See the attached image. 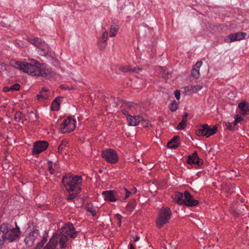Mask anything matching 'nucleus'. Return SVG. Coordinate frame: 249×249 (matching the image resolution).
I'll use <instances>...</instances> for the list:
<instances>
[{"label":"nucleus","mask_w":249,"mask_h":249,"mask_svg":"<svg viewBox=\"0 0 249 249\" xmlns=\"http://www.w3.org/2000/svg\"><path fill=\"white\" fill-rule=\"evenodd\" d=\"M47 91H48L47 89H46L45 88H43L42 89V90L41 91H42V92H47Z\"/></svg>","instance_id":"nucleus-58"},{"label":"nucleus","mask_w":249,"mask_h":249,"mask_svg":"<svg viewBox=\"0 0 249 249\" xmlns=\"http://www.w3.org/2000/svg\"><path fill=\"white\" fill-rule=\"evenodd\" d=\"M238 107L240 110V113L242 115L249 114V103L244 101L238 104Z\"/></svg>","instance_id":"nucleus-17"},{"label":"nucleus","mask_w":249,"mask_h":249,"mask_svg":"<svg viewBox=\"0 0 249 249\" xmlns=\"http://www.w3.org/2000/svg\"><path fill=\"white\" fill-rule=\"evenodd\" d=\"M248 115V117H247V119L249 120V115Z\"/></svg>","instance_id":"nucleus-61"},{"label":"nucleus","mask_w":249,"mask_h":249,"mask_svg":"<svg viewBox=\"0 0 249 249\" xmlns=\"http://www.w3.org/2000/svg\"><path fill=\"white\" fill-rule=\"evenodd\" d=\"M169 108L171 111H175L178 108V104L176 100H173L169 105Z\"/></svg>","instance_id":"nucleus-27"},{"label":"nucleus","mask_w":249,"mask_h":249,"mask_svg":"<svg viewBox=\"0 0 249 249\" xmlns=\"http://www.w3.org/2000/svg\"><path fill=\"white\" fill-rule=\"evenodd\" d=\"M186 123L185 122V120H182L181 122L179 123L178 125L177 126L176 128L178 130H182L186 126Z\"/></svg>","instance_id":"nucleus-33"},{"label":"nucleus","mask_w":249,"mask_h":249,"mask_svg":"<svg viewBox=\"0 0 249 249\" xmlns=\"http://www.w3.org/2000/svg\"><path fill=\"white\" fill-rule=\"evenodd\" d=\"M225 125L226 127V128L229 130L234 131L236 129V128H234V126L233 125L232 123L225 122Z\"/></svg>","instance_id":"nucleus-32"},{"label":"nucleus","mask_w":249,"mask_h":249,"mask_svg":"<svg viewBox=\"0 0 249 249\" xmlns=\"http://www.w3.org/2000/svg\"><path fill=\"white\" fill-rule=\"evenodd\" d=\"M115 216L116 218H117L119 219L118 224L119 226H120L121 224V219L123 217L119 213L116 214Z\"/></svg>","instance_id":"nucleus-42"},{"label":"nucleus","mask_w":249,"mask_h":249,"mask_svg":"<svg viewBox=\"0 0 249 249\" xmlns=\"http://www.w3.org/2000/svg\"><path fill=\"white\" fill-rule=\"evenodd\" d=\"M39 235V231L37 229H34L30 231L28 235H27L24 239V241L27 245L28 246H32L36 239Z\"/></svg>","instance_id":"nucleus-10"},{"label":"nucleus","mask_w":249,"mask_h":249,"mask_svg":"<svg viewBox=\"0 0 249 249\" xmlns=\"http://www.w3.org/2000/svg\"><path fill=\"white\" fill-rule=\"evenodd\" d=\"M191 75L193 77H194L195 79H197L199 77V70L198 69H196V68H193Z\"/></svg>","instance_id":"nucleus-29"},{"label":"nucleus","mask_w":249,"mask_h":249,"mask_svg":"<svg viewBox=\"0 0 249 249\" xmlns=\"http://www.w3.org/2000/svg\"><path fill=\"white\" fill-rule=\"evenodd\" d=\"M80 191L79 189H77V190L69 192L70 193L67 197V200L69 201L72 200L80 192Z\"/></svg>","instance_id":"nucleus-22"},{"label":"nucleus","mask_w":249,"mask_h":249,"mask_svg":"<svg viewBox=\"0 0 249 249\" xmlns=\"http://www.w3.org/2000/svg\"><path fill=\"white\" fill-rule=\"evenodd\" d=\"M74 230L75 228L71 223L65 224L61 228L60 232L52 237L44 249H55L58 243L60 249L65 248L70 233Z\"/></svg>","instance_id":"nucleus-2"},{"label":"nucleus","mask_w":249,"mask_h":249,"mask_svg":"<svg viewBox=\"0 0 249 249\" xmlns=\"http://www.w3.org/2000/svg\"><path fill=\"white\" fill-rule=\"evenodd\" d=\"M38 49L39 54L42 56H46L50 52V48L48 45L41 39V41L36 46Z\"/></svg>","instance_id":"nucleus-14"},{"label":"nucleus","mask_w":249,"mask_h":249,"mask_svg":"<svg viewBox=\"0 0 249 249\" xmlns=\"http://www.w3.org/2000/svg\"><path fill=\"white\" fill-rule=\"evenodd\" d=\"M62 89L65 90H71L72 89H73V87H70V86H63Z\"/></svg>","instance_id":"nucleus-48"},{"label":"nucleus","mask_w":249,"mask_h":249,"mask_svg":"<svg viewBox=\"0 0 249 249\" xmlns=\"http://www.w3.org/2000/svg\"><path fill=\"white\" fill-rule=\"evenodd\" d=\"M75 120L68 117L60 124V129L62 133H70L75 127Z\"/></svg>","instance_id":"nucleus-7"},{"label":"nucleus","mask_w":249,"mask_h":249,"mask_svg":"<svg viewBox=\"0 0 249 249\" xmlns=\"http://www.w3.org/2000/svg\"><path fill=\"white\" fill-rule=\"evenodd\" d=\"M37 97L39 99H46L48 97V95L46 94H43L42 91H41L39 94H37Z\"/></svg>","instance_id":"nucleus-39"},{"label":"nucleus","mask_w":249,"mask_h":249,"mask_svg":"<svg viewBox=\"0 0 249 249\" xmlns=\"http://www.w3.org/2000/svg\"><path fill=\"white\" fill-rule=\"evenodd\" d=\"M142 117L140 115L131 116L129 115L127 118V121L129 125L136 126L141 121Z\"/></svg>","instance_id":"nucleus-19"},{"label":"nucleus","mask_w":249,"mask_h":249,"mask_svg":"<svg viewBox=\"0 0 249 249\" xmlns=\"http://www.w3.org/2000/svg\"><path fill=\"white\" fill-rule=\"evenodd\" d=\"M107 36H108V32L106 31L103 33L102 36L101 37V38L100 39L103 40L107 41Z\"/></svg>","instance_id":"nucleus-38"},{"label":"nucleus","mask_w":249,"mask_h":249,"mask_svg":"<svg viewBox=\"0 0 249 249\" xmlns=\"http://www.w3.org/2000/svg\"><path fill=\"white\" fill-rule=\"evenodd\" d=\"M235 120L236 121V122L239 123V122H241L243 120V119L240 116H239V115H237L236 116V117L235 118Z\"/></svg>","instance_id":"nucleus-47"},{"label":"nucleus","mask_w":249,"mask_h":249,"mask_svg":"<svg viewBox=\"0 0 249 249\" xmlns=\"http://www.w3.org/2000/svg\"><path fill=\"white\" fill-rule=\"evenodd\" d=\"M77 235H78V232L77 231H75V230H74V231H72L71 232L69 236H70L71 238H74L77 236Z\"/></svg>","instance_id":"nucleus-41"},{"label":"nucleus","mask_w":249,"mask_h":249,"mask_svg":"<svg viewBox=\"0 0 249 249\" xmlns=\"http://www.w3.org/2000/svg\"><path fill=\"white\" fill-rule=\"evenodd\" d=\"M20 86L18 83H16L10 87V89L11 91L18 90L20 89Z\"/></svg>","instance_id":"nucleus-35"},{"label":"nucleus","mask_w":249,"mask_h":249,"mask_svg":"<svg viewBox=\"0 0 249 249\" xmlns=\"http://www.w3.org/2000/svg\"><path fill=\"white\" fill-rule=\"evenodd\" d=\"M179 137L178 136H174L167 143V146L171 149H176L179 146Z\"/></svg>","instance_id":"nucleus-20"},{"label":"nucleus","mask_w":249,"mask_h":249,"mask_svg":"<svg viewBox=\"0 0 249 249\" xmlns=\"http://www.w3.org/2000/svg\"><path fill=\"white\" fill-rule=\"evenodd\" d=\"M247 34L245 32H237L230 34L227 38H225V41L228 43L232 42L235 41L244 39L246 36Z\"/></svg>","instance_id":"nucleus-12"},{"label":"nucleus","mask_w":249,"mask_h":249,"mask_svg":"<svg viewBox=\"0 0 249 249\" xmlns=\"http://www.w3.org/2000/svg\"><path fill=\"white\" fill-rule=\"evenodd\" d=\"M124 191L126 192V194L124 196V198L126 199L127 198H128L129 197L131 193L129 191H127L126 189H124Z\"/></svg>","instance_id":"nucleus-50"},{"label":"nucleus","mask_w":249,"mask_h":249,"mask_svg":"<svg viewBox=\"0 0 249 249\" xmlns=\"http://www.w3.org/2000/svg\"><path fill=\"white\" fill-rule=\"evenodd\" d=\"M16 226V228H13L9 224L5 223L0 226V230L3 234L5 240L13 242L19 240L21 232L19 228L17 225Z\"/></svg>","instance_id":"nucleus-3"},{"label":"nucleus","mask_w":249,"mask_h":249,"mask_svg":"<svg viewBox=\"0 0 249 249\" xmlns=\"http://www.w3.org/2000/svg\"><path fill=\"white\" fill-rule=\"evenodd\" d=\"M62 182L66 190L69 192L77 189H81L82 179L81 176L66 175L63 177Z\"/></svg>","instance_id":"nucleus-4"},{"label":"nucleus","mask_w":249,"mask_h":249,"mask_svg":"<svg viewBox=\"0 0 249 249\" xmlns=\"http://www.w3.org/2000/svg\"><path fill=\"white\" fill-rule=\"evenodd\" d=\"M28 41L29 42H30L31 44H33L34 45H35V46L36 47V46L41 41V39L39 38H38L37 37H34L28 38Z\"/></svg>","instance_id":"nucleus-26"},{"label":"nucleus","mask_w":249,"mask_h":249,"mask_svg":"<svg viewBox=\"0 0 249 249\" xmlns=\"http://www.w3.org/2000/svg\"><path fill=\"white\" fill-rule=\"evenodd\" d=\"M134 204L133 203H128L127 205V208L129 210H132L134 208Z\"/></svg>","instance_id":"nucleus-46"},{"label":"nucleus","mask_w":249,"mask_h":249,"mask_svg":"<svg viewBox=\"0 0 249 249\" xmlns=\"http://www.w3.org/2000/svg\"><path fill=\"white\" fill-rule=\"evenodd\" d=\"M3 90L4 91V92H7V91H11V89H10V87H5L3 88Z\"/></svg>","instance_id":"nucleus-52"},{"label":"nucleus","mask_w":249,"mask_h":249,"mask_svg":"<svg viewBox=\"0 0 249 249\" xmlns=\"http://www.w3.org/2000/svg\"><path fill=\"white\" fill-rule=\"evenodd\" d=\"M184 202V205L187 207L196 206L198 204V201L194 199L193 196L188 191H185Z\"/></svg>","instance_id":"nucleus-13"},{"label":"nucleus","mask_w":249,"mask_h":249,"mask_svg":"<svg viewBox=\"0 0 249 249\" xmlns=\"http://www.w3.org/2000/svg\"><path fill=\"white\" fill-rule=\"evenodd\" d=\"M86 210L90 213L93 216L96 214V211L95 208L92 206L91 204H88L86 206Z\"/></svg>","instance_id":"nucleus-30"},{"label":"nucleus","mask_w":249,"mask_h":249,"mask_svg":"<svg viewBox=\"0 0 249 249\" xmlns=\"http://www.w3.org/2000/svg\"><path fill=\"white\" fill-rule=\"evenodd\" d=\"M232 123L233 124V125L234 126V128H236V125H237L238 122H236L235 120H234V122Z\"/></svg>","instance_id":"nucleus-57"},{"label":"nucleus","mask_w":249,"mask_h":249,"mask_svg":"<svg viewBox=\"0 0 249 249\" xmlns=\"http://www.w3.org/2000/svg\"><path fill=\"white\" fill-rule=\"evenodd\" d=\"M48 170L50 172V173L51 174H53V168H52V166H49L48 167Z\"/></svg>","instance_id":"nucleus-51"},{"label":"nucleus","mask_w":249,"mask_h":249,"mask_svg":"<svg viewBox=\"0 0 249 249\" xmlns=\"http://www.w3.org/2000/svg\"><path fill=\"white\" fill-rule=\"evenodd\" d=\"M165 71H164V73L163 74V77H164L165 79H168L169 78L171 75V74L169 73L168 72H167V75H165Z\"/></svg>","instance_id":"nucleus-45"},{"label":"nucleus","mask_w":249,"mask_h":249,"mask_svg":"<svg viewBox=\"0 0 249 249\" xmlns=\"http://www.w3.org/2000/svg\"><path fill=\"white\" fill-rule=\"evenodd\" d=\"M202 64V62L198 61L196 63V65H195V66L193 68H196L198 69L199 70V68L201 66Z\"/></svg>","instance_id":"nucleus-44"},{"label":"nucleus","mask_w":249,"mask_h":249,"mask_svg":"<svg viewBox=\"0 0 249 249\" xmlns=\"http://www.w3.org/2000/svg\"><path fill=\"white\" fill-rule=\"evenodd\" d=\"M195 88L196 89H197V91L200 89H201L202 88V87L201 86H200V85H196V86H195Z\"/></svg>","instance_id":"nucleus-55"},{"label":"nucleus","mask_w":249,"mask_h":249,"mask_svg":"<svg viewBox=\"0 0 249 249\" xmlns=\"http://www.w3.org/2000/svg\"><path fill=\"white\" fill-rule=\"evenodd\" d=\"M120 102L122 104L121 107H126L129 109H131L137 106V105L133 103L127 102L123 100H120Z\"/></svg>","instance_id":"nucleus-23"},{"label":"nucleus","mask_w":249,"mask_h":249,"mask_svg":"<svg viewBox=\"0 0 249 249\" xmlns=\"http://www.w3.org/2000/svg\"><path fill=\"white\" fill-rule=\"evenodd\" d=\"M68 145V142L66 140H63L61 142L58 147V150L59 153H61L64 147H66Z\"/></svg>","instance_id":"nucleus-31"},{"label":"nucleus","mask_w":249,"mask_h":249,"mask_svg":"<svg viewBox=\"0 0 249 249\" xmlns=\"http://www.w3.org/2000/svg\"><path fill=\"white\" fill-rule=\"evenodd\" d=\"M99 49L100 50H104L107 46V41L99 39L98 41Z\"/></svg>","instance_id":"nucleus-28"},{"label":"nucleus","mask_w":249,"mask_h":249,"mask_svg":"<svg viewBox=\"0 0 249 249\" xmlns=\"http://www.w3.org/2000/svg\"><path fill=\"white\" fill-rule=\"evenodd\" d=\"M174 201L179 205H184L185 199V192L183 194L180 192H176L172 196Z\"/></svg>","instance_id":"nucleus-15"},{"label":"nucleus","mask_w":249,"mask_h":249,"mask_svg":"<svg viewBox=\"0 0 249 249\" xmlns=\"http://www.w3.org/2000/svg\"><path fill=\"white\" fill-rule=\"evenodd\" d=\"M33 116H34L35 117V118H36V119H37V115L36 114L34 113V112H31V113H30V117H33Z\"/></svg>","instance_id":"nucleus-54"},{"label":"nucleus","mask_w":249,"mask_h":249,"mask_svg":"<svg viewBox=\"0 0 249 249\" xmlns=\"http://www.w3.org/2000/svg\"><path fill=\"white\" fill-rule=\"evenodd\" d=\"M47 237L48 234L47 233H45L43 235V238L42 240L37 244L36 249H40L46 242Z\"/></svg>","instance_id":"nucleus-24"},{"label":"nucleus","mask_w":249,"mask_h":249,"mask_svg":"<svg viewBox=\"0 0 249 249\" xmlns=\"http://www.w3.org/2000/svg\"><path fill=\"white\" fill-rule=\"evenodd\" d=\"M121 112L125 115L128 116V112L125 109H122Z\"/></svg>","instance_id":"nucleus-53"},{"label":"nucleus","mask_w":249,"mask_h":249,"mask_svg":"<svg viewBox=\"0 0 249 249\" xmlns=\"http://www.w3.org/2000/svg\"><path fill=\"white\" fill-rule=\"evenodd\" d=\"M133 191H134V193H136V192H137V189H136V188H134L133 189Z\"/></svg>","instance_id":"nucleus-60"},{"label":"nucleus","mask_w":249,"mask_h":249,"mask_svg":"<svg viewBox=\"0 0 249 249\" xmlns=\"http://www.w3.org/2000/svg\"><path fill=\"white\" fill-rule=\"evenodd\" d=\"M187 90L189 92H197V89H196L194 85H190L186 87Z\"/></svg>","instance_id":"nucleus-36"},{"label":"nucleus","mask_w":249,"mask_h":249,"mask_svg":"<svg viewBox=\"0 0 249 249\" xmlns=\"http://www.w3.org/2000/svg\"><path fill=\"white\" fill-rule=\"evenodd\" d=\"M10 64L12 67L32 76L46 77L51 73V69L46 68L44 64L36 60L27 63L12 60Z\"/></svg>","instance_id":"nucleus-1"},{"label":"nucleus","mask_w":249,"mask_h":249,"mask_svg":"<svg viewBox=\"0 0 249 249\" xmlns=\"http://www.w3.org/2000/svg\"><path fill=\"white\" fill-rule=\"evenodd\" d=\"M48 145V143L46 141H39L36 142L33 145V154L37 155L45 150L47 148Z\"/></svg>","instance_id":"nucleus-9"},{"label":"nucleus","mask_w":249,"mask_h":249,"mask_svg":"<svg viewBox=\"0 0 249 249\" xmlns=\"http://www.w3.org/2000/svg\"><path fill=\"white\" fill-rule=\"evenodd\" d=\"M134 241L137 242L140 239V236H136L135 237H133Z\"/></svg>","instance_id":"nucleus-56"},{"label":"nucleus","mask_w":249,"mask_h":249,"mask_svg":"<svg viewBox=\"0 0 249 249\" xmlns=\"http://www.w3.org/2000/svg\"><path fill=\"white\" fill-rule=\"evenodd\" d=\"M188 116V114L187 112H184L183 115V120H185V122H187V117Z\"/></svg>","instance_id":"nucleus-49"},{"label":"nucleus","mask_w":249,"mask_h":249,"mask_svg":"<svg viewBox=\"0 0 249 249\" xmlns=\"http://www.w3.org/2000/svg\"><path fill=\"white\" fill-rule=\"evenodd\" d=\"M172 216V211L168 207H162L159 213L156 220V226L161 228L165 224L169 223Z\"/></svg>","instance_id":"nucleus-5"},{"label":"nucleus","mask_w":249,"mask_h":249,"mask_svg":"<svg viewBox=\"0 0 249 249\" xmlns=\"http://www.w3.org/2000/svg\"><path fill=\"white\" fill-rule=\"evenodd\" d=\"M142 125L144 127H148L150 124V122L147 120H143L142 118L141 120Z\"/></svg>","instance_id":"nucleus-40"},{"label":"nucleus","mask_w":249,"mask_h":249,"mask_svg":"<svg viewBox=\"0 0 249 249\" xmlns=\"http://www.w3.org/2000/svg\"><path fill=\"white\" fill-rule=\"evenodd\" d=\"M104 199L111 202H115L117 200L116 193L114 191L109 190L103 192Z\"/></svg>","instance_id":"nucleus-16"},{"label":"nucleus","mask_w":249,"mask_h":249,"mask_svg":"<svg viewBox=\"0 0 249 249\" xmlns=\"http://www.w3.org/2000/svg\"><path fill=\"white\" fill-rule=\"evenodd\" d=\"M5 240V239L4 237L3 234L1 232L0 230V248H1L2 245L3 244L4 241Z\"/></svg>","instance_id":"nucleus-37"},{"label":"nucleus","mask_w":249,"mask_h":249,"mask_svg":"<svg viewBox=\"0 0 249 249\" xmlns=\"http://www.w3.org/2000/svg\"><path fill=\"white\" fill-rule=\"evenodd\" d=\"M217 130V127L216 126H213L211 128L207 124H203L201 125L199 128L196 130V135L198 136H205L208 138L209 136L215 134Z\"/></svg>","instance_id":"nucleus-6"},{"label":"nucleus","mask_w":249,"mask_h":249,"mask_svg":"<svg viewBox=\"0 0 249 249\" xmlns=\"http://www.w3.org/2000/svg\"><path fill=\"white\" fill-rule=\"evenodd\" d=\"M120 70L123 72L139 73L142 69L138 66L132 68L130 66H122L120 68Z\"/></svg>","instance_id":"nucleus-18"},{"label":"nucleus","mask_w":249,"mask_h":249,"mask_svg":"<svg viewBox=\"0 0 249 249\" xmlns=\"http://www.w3.org/2000/svg\"><path fill=\"white\" fill-rule=\"evenodd\" d=\"M130 249H135L133 245L132 244H130Z\"/></svg>","instance_id":"nucleus-59"},{"label":"nucleus","mask_w":249,"mask_h":249,"mask_svg":"<svg viewBox=\"0 0 249 249\" xmlns=\"http://www.w3.org/2000/svg\"><path fill=\"white\" fill-rule=\"evenodd\" d=\"M61 100V98L59 97H57L53 101L52 105V109L53 110L57 111L59 110Z\"/></svg>","instance_id":"nucleus-21"},{"label":"nucleus","mask_w":249,"mask_h":249,"mask_svg":"<svg viewBox=\"0 0 249 249\" xmlns=\"http://www.w3.org/2000/svg\"><path fill=\"white\" fill-rule=\"evenodd\" d=\"M102 156L106 161L111 163H115L118 160L117 153L112 149H107L103 151Z\"/></svg>","instance_id":"nucleus-8"},{"label":"nucleus","mask_w":249,"mask_h":249,"mask_svg":"<svg viewBox=\"0 0 249 249\" xmlns=\"http://www.w3.org/2000/svg\"><path fill=\"white\" fill-rule=\"evenodd\" d=\"M175 96L176 99L178 100L180 99V93L178 90H176L175 91Z\"/></svg>","instance_id":"nucleus-43"},{"label":"nucleus","mask_w":249,"mask_h":249,"mask_svg":"<svg viewBox=\"0 0 249 249\" xmlns=\"http://www.w3.org/2000/svg\"><path fill=\"white\" fill-rule=\"evenodd\" d=\"M187 163L189 164H196L197 167L201 166L203 164V160L200 159L196 151H195L192 155L188 156Z\"/></svg>","instance_id":"nucleus-11"},{"label":"nucleus","mask_w":249,"mask_h":249,"mask_svg":"<svg viewBox=\"0 0 249 249\" xmlns=\"http://www.w3.org/2000/svg\"><path fill=\"white\" fill-rule=\"evenodd\" d=\"M22 118V114L20 112H17L15 114V120L19 122Z\"/></svg>","instance_id":"nucleus-34"},{"label":"nucleus","mask_w":249,"mask_h":249,"mask_svg":"<svg viewBox=\"0 0 249 249\" xmlns=\"http://www.w3.org/2000/svg\"><path fill=\"white\" fill-rule=\"evenodd\" d=\"M118 29L119 27L117 25H111L110 29V36L113 37L116 36Z\"/></svg>","instance_id":"nucleus-25"}]
</instances>
